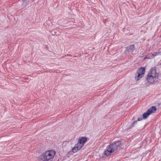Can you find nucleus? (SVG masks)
Here are the masks:
<instances>
[{
  "label": "nucleus",
  "mask_w": 161,
  "mask_h": 161,
  "mask_svg": "<svg viewBox=\"0 0 161 161\" xmlns=\"http://www.w3.org/2000/svg\"><path fill=\"white\" fill-rule=\"evenodd\" d=\"M87 140V138L86 137H80L78 139V142L83 147L85 143Z\"/></svg>",
  "instance_id": "obj_6"
},
{
  "label": "nucleus",
  "mask_w": 161,
  "mask_h": 161,
  "mask_svg": "<svg viewBox=\"0 0 161 161\" xmlns=\"http://www.w3.org/2000/svg\"><path fill=\"white\" fill-rule=\"evenodd\" d=\"M157 108L155 106H152L147 110V112L143 114V118H147L150 114L155 112Z\"/></svg>",
  "instance_id": "obj_5"
},
{
  "label": "nucleus",
  "mask_w": 161,
  "mask_h": 161,
  "mask_svg": "<svg viewBox=\"0 0 161 161\" xmlns=\"http://www.w3.org/2000/svg\"><path fill=\"white\" fill-rule=\"evenodd\" d=\"M83 146L80 145L79 143L75 144L74 147L72 149V151L74 153H76L77 151L80 149Z\"/></svg>",
  "instance_id": "obj_7"
},
{
  "label": "nucleus",
  "mask_w": 161,
  "mask_h": 161,
  "mask_svg": "<svg viewBox=\"0 0 161 161\" xmlns=\"http://www.w3.org/2000/svg\"><path fill=\"white\" fill-rule=\"evenodd\" d=\"M158 75L156 69L152 68L149 71L147 75V80L150 84H153L158 81Z\"/></svg>",
  "instance_id": "obj_2"
},
{
  "label": "nucleus",
  "mask_w": 161,
  "mask_h": 161,
  "mask_svg": "<svg viewBox=\"0 0 161 161\" xmlns=\"http://www.w3.org/2000/svg\"><path fill=\"white\" fill-rule=\"evenodd\" d=\"M56 154L53 150L47 151L39 156L38 160L40 161H47L53 158Z\"/></svg>",
  "instance_id": "obj_1"
},
{
  "label": "nucleus",
  "mask_w": 161,
  "mask_h": 161,
  "mask_svg": "<svg viewBox=\"0 0 161 161\" xmlns=\"http://www.w3.org/2000/svg\"><path fill=\"white\" fill-rule=\"evenodd\" d=\"M121 144L120 142L117 141L110 144L108 147L107 150L105 151V154L107 156H108L111 153L119 149Z\"/></svg>",
  "instance_id": "obj_3"
},
{
  "label": "nucleus",
  "mask_w": 161,
  "mask_h": 161,
  "mask_svg": "<svg viewBox=\"0 0 161 161\" xmlns=\"http://www.w3.org/2000/svg\"><path fill=\"white\" fill-rule=\"evenodd\" d=\"M151 54L152 55V57H151V58H154V57L158 55H161V52H158L155 53L153 54Z\"/></svg>",
  "instance_id": "obj_8"
},
{
  "label": "nucleus",
  "mask_w": 161,
  "mask_h": 161,
  "mask_svg": "<svg viewBox=\"0 0 161 161\" xmlns=\"http://www.w3.org/2000/svg\"><path fill=\"white\" fill-rule=\"evenodd\" d=\"M142 120V118H139L138 119L137 121H141Z\"/></svg>",
  "instance_id": "obj_11"
},
{
  "label": "nucleus",
  "mask_w": 161,
  "mask_h": 161,
  "mask_svg": "<svg viewBox=\"0 0 161 161\" xmlns=\"http://www.w3.org/2000/svg\"><path fill=\"white\" fill-rule=\"evenodd\" d=\"M136 121H135L132 123V124H131L132 127H133L134 126L135 124V123H136Z\"/></svg>",
  "instance_id": "obj_10"
},
{
  "label": "nucleus",
  "mask_w": 161,
  "mask_h": 161,
  "mask_svg": "<svg viewBox=\"0 0 161 161\" xmlns=\"http://www.w3.org/2000/svg\"><path fill=\"white\" fill-rule=\"evenodd\" d=\"M135 48L134 45L133 44L129 46V49L127 51H129L130 50H133Z\"/></svg>",
  "instance_id": "obj_9"
},
{
  "label": "nucleus",
  "mask_w": 161,
  "mask_h": 161,
  "mask_svg": "<svg viewBox=\"0 0 161 161\" xmlns=\"http://www.w3.org/2000/svg\"><path fill=\"white\" fill-rule=\"evenodd\" d=\"M145 72V69L144 68L142 67L139 68L135 74L136 80H140L141 78L142 77Z\"/></svg>",
  "instance_id": "obj_4"
}]
</instances>
